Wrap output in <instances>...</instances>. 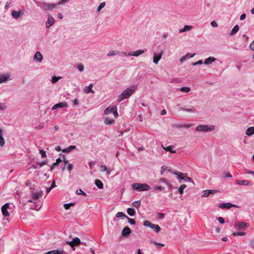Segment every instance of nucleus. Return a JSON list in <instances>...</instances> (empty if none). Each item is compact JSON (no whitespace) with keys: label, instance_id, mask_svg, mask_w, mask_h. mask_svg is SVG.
I'll return each instance as SVG.
<instances>
[{"label":"nucleus","instance_id":"f704fd0d","mask_svg":"<svg viewBox=\"0 0 254 254\" xmlns=\"http://www.w3.org/2000/svg\"><path fill=\"white\" fill-rule=\"evenodd\" d=\"M187 187V186L185 184L182 185L179 188L178 190V192L181 194H182L184 193V190L186 189Z\"/></svg>","mask_w":254,"mask_h":254},{"label":"nucleus","instance_id":"4c0bfd02","mask_svg":"<svg viewBox=\"0 0 254 254\" xmlns=\"http://www.w3.org/2000/svg\"><path fill=\"white\" fill-rule=\"evenodd\" d=\"M132 205L136 207V208H139L141 205L140 200H137L133 202L132 203Z\"/></svg>","mask_w":254,"mask_h":254},{"label":"nucleus","instance_id":"c85d7f7f","mask_svg":"<svg viewBox=\"0 0 254 254\" xmlns=\"http://www.w3.org/2000/svg\"><path fill=\"white\" fill-rule=\"evenodd\" d=\"M95 185L100 189H102L103 188V183L99 180L96 179L95 181Z\"/></svg>","mask_w":254,"mask_h":254},{"label":"nucleus","instance_id":"864d4df0","mask_svg":"<svg viewBox=\"0 0 254 254\" xmlns=\"http://www.w3.org/2000/svg\"><path fill=\"white\" fill-rule=\"evenodd\" d=\"M119 54H121L125 57H127L128 56H130V54H131V52L127 53L126 52H120V53Z\"/></svg>","mask_w":254,"mask_h":254},{"label":"nucleus","instance_id":"c03bdc74","mask_svg":"<svg viewBox=\"0 0 254 254\" xmlns=\"http://www.w3.org/2000/svg\"><path fill=\"white\" fill-rule=\"evenodd\" d=\"M76 193L78 194H82V195H83L84 196H86L87 195L86 193L85 192H84L81 189H78L76 190Z\"/></svg>","mask_w":254,"mask_h":254},{"label":"nucleus","instance_id":"79ce46f5","mask_svg":"<svg viewBox=\"0 0 254 254\" xmlns=\"http://www.w3.org/2000/svg\"><path fill=\"white\" fill-rule=\"evenodd\" d=\"M233 235L234 236H245V232H234L233 233Z\"/></svg>","mask_w":254,"mask_h":254},{"label":"nucleus","instance_id":"c756f323","mask_svg":"<svg viewBox=\"0 0 254 254\" xmlns=\"http://www.w3.org/2000/svg\"><path fill=\"white\" fill-rule=\"evenodd\" d=\"M192 28V27L191 26L185 25L183 28L180 29L179 32L183 33L186 31H188L191 30Z\"/></svg>","mask_w":254,"mask_h":254},{"label":"nucleus","instance_id":"f03ea898","mask_svg":"<svg viewBox=\"0 0 254 254\" xmlns=\"http://www.w3.org/2000/svg\"><path fill=\"white\" fill-rule=\"evenodd\" d=\"M133 190L139 191H147L150 190V187L146 184L134 183L131 185Z\"/></svg>","mask_w":254,"mask_h":254},{"label":"nucleus","instance_id":"680f3d73","mask_svg":"<svg viewBox=\"0 0 254 254\" xmlns=\"http://www.w3.org/2000/svg\"><path fill=\"white\" fill-rule=\"evenodd\" d=\"M101 171L103 172L107 171V167L104 165H102L101 166Z\"/></svg>","mask_w":254,"mask_h":254},{"label":"nucleus","instance_id":"a878e982","mask_svg":"<svg viewBox=\"0 0 254 254\" xmlns=\"http://www.w3.org/2000/svg\"><path fill=\"white\" fill-rule=\"evenodd\" d=\"M22 14V12L21 11H15L13 10L11 12V15L13 16V18H19L21 14Z\"/></svg>","mask_w":254,"mask_h":254},{"label":"nucleus","instance_id":"37998d69","mask_svg":"<svg viewBox=\"0 0 254 254\" xmlns=\"http://www.w3.org/2000/svg\"><path fill=\"white\" fill-rule=\"evenodd\" d=\"M105 4L106 3L105 2L101 3L97 8V11L99 12L101 10V9L105 6Z\"/></svg>","mask_w":254,"mask_h":254},{"label":"nucleus","instance_id":"f3484780","mask_svg":"<svg viewBox=\"0 0 254 254\" xmlns=\"http://www.w3.org/2000/svg\"><path fill=\"white\" fill-rule=\"evenodd\" d=\"M93 87V84L91 83L88 86L85 87V88L83 89V91L86 94L90 93H94L95 92L92 90Z\"/></svg>","mask_w":254,"mask_h":254},{"label":"nucleus","instance_id":"20e7f679","mask_svg":"<svg viewBox=\"0 0 254 254\" xmlns=\"http://www.w3.org/2000/svg\"><path fill=\"white\" fill-rule=\"evenodd\" d=\"M104 113L105 115H108L110 113H113L115 118L117 119L118 117L117 107L115 106H110L108 107L105 110Z\"/></svg>","mask_w":254,"mask_h":254},{"label":"nucleus","instance_id":"cd10ccee","mask_svg":"<svg viewBox=\"0 0 254 254\" xmlns=\"http://www.w3.org/2000/svg\"><path fill=\"white\" fill-rule=\"evenodd\" d=\"M115 120L112 119L106 118L104 119V123L107 125H111L115 123Z\"/></svg>","mask_w":254,"mask_h":254},{"label":"nucleus","instance_id":"b1692460","mask_svg":"<svg viewBox=\"0 0 254 254\" xmlns=\"http://www.w3.org/2000/svg\"><path fill=\"white\" fill-rule=\"evenodd\" d=\"M161 146L163 147V148L167 151H169L170 152L172 153H176V151L175 150H172V148H173V146L170 145V146H168L166 147H164V146L163 145H161Z\"/></svg>","mask_w":254,"mask_h":254},{"label":"nucleus","instance_id":"de8ad7c7","mask_svg":"<svg viewBox=\"0 0 254 254\" xmlns=\"http://www.w3.org/2000/svg\"><path fill=\"white\" fill-rule=\"evenodd\" d=\"M189 53H188L185 56H183L180 59V62L183 63V62H185L186 61V59L187 58V57L189 56Z\"/></svg>","mask_w":254,"mask_h":254},{"label":"nucleus","instance_id":"a19ab883","mask_svg":"<svg viewBox=\"0 0 254 254\" xmlns=\"http://www.w3.org/2000/svg\"><path fill=\"white\" fill-rule=\"evenodd\" d=\"M125 218L127 219L128 223L131 225H134L135 224V221H134V219H131L127 216H125Z\"/></svg>","mask_w":254,"mask_h":254},{"label":"nucleus","instance_id":"69168bd1","mask_svg":"<svg viewBox=\"0 0 254 254\" xmlns=\"http://www.w3.org/2000/svg\"><path fill=\"white\" fill-rule=\"evenodd\" d=\"M159 181L161 183H163L164 184H166V182H167V181L166 180V179L165 178H161L160 180H159Z\"/></svg>","mask_w":254,"mask_h":254},{"label":"nucleus","instance_id":"ddd939ff","mask_svg":"<svg viewBox=\"0 0 254 254\" xmlns=\"http://www.w3.org/2000/svg\"><path fill=\"white\" fill-rule=\"evenodd\" d=\"M67 106V104L65 102H60L59 103H57L55 105H54L52 107V110H55L59 108H64V107H66Z\"/></svg>","mask_w":254,"mask_h":254},{"label":"nucleus","instance_id":"f8f14e48","mask_svg":"<svg viewBox=\"0 0 254 254\" xmlns=\"http://www.w3.org/2000/svg\"><path fill=\"white\" fill-rule=\"evenodd\" d=\"M9 207V205L8 203L4 204L2 207H1V212L3 216L5 217L9 216V214L7 211V208Z\"/></svg>","mask_w":254,"mask_h":254},{"label":"nucleus","instance_id":"6ab92c4d","mask_svg":"<svg viewBox=\"0 0 254 254\" xmlns=\"http://www.w3.org/2000/svg\"><path fill=\"white\" fill-rule=\"evenodd\" d=\"M216 60V58L213 57H209L206 59L204 61V64L206 65L211 64Z\"/></svg>","mask_w":254,"mask_h":254},{"label":"nucleus","instance_id":"423d86ee","mask_svg":"<svg viewBox=\"0 0 254 254\" xmlns=\"http://www.w3.org/2000/svg\"><path fill=\"white\" fill-rule=\"evenodd\" d=\"M163 54V50H161L159 53H154L153 55V63H154L156 64H158L159 61L162 58Z\"/></svg>","mask_w":254,"mask_h":254},{"label":"nucleus","instance_id":"774afa93","mask_svg":"<svg viewBox=\"0 0 254 254\" xmlns=\"http://www.w3.org/2000/svg\"><path fill=\"white\" fill-rule=\"evenodd\" d=\"M9 5L10 3L8 2H6L4 6V8L7 9L9 8Z\"/></svg>","mask_w":254,"mask_h":254},{"label":"nucleus","instance_id":"7ed1b4c3","mask_svg":"<svg viewBox=\"0 0 254 254\" xmlns=\"http://www.w3.org/2000/svg\"><path fill=\"white\" fill-rule=\"evenodd\" d=\"M215 129V127L213 125H199L195 128V131H213Z\"/></svg>","mask_w":254,"mask_h":254},{"label":"nucleus","instance_id":"3c124183","mask_svg":"<svg viewBox=\"0 0 254 254\" xmlns=\"http://www.w3.org/2000/svg\"><path fill=\"white\" fill-rule=\"evenodd\" d=\"M61 78V77H56V76H54L53 78H52V82L53 83H55L56 82H57V81H59V80Z\"/></svg>","mask_w":254,"mask_h":254},{"label":"nucleus","instance_id":"4468645a","mask_svg":"<svg viewBox=\"0 0 254 254\" xmlns=\"http://www.w3.org/2000/svg\"><path fill=\"white\" fill-rule=\"evenodd\" d=\"M80 243L81 241L80 239L77 237L73 238L72 241L71 242H67V243L71 247L78 245Z\"/></svg>","mask_w":254,"mask_h":254},{"label":"nucleus","instance_id":"2eb2a0df","mask_svg":"<svg viewBox=\"0 0 254 254\" xmlns=\"http://www.w3.org/2000/svg\"><path fill=\"white\" fill-rule=\"evenodd\" d=\"M44 254H66L63 250H56L50 251Z\"/></svg>","mask_w":254,"mask_h":254},{"label":"nucleus","instance_id":"603ef678","mask_svg":"<svg viewBox=\"0 0 254 254\" xmlns=\"http://www.w3.org/2000/svg\"><path fill=\"white\" fill-rule=\"evenodd\" d=\"M40 153L41 155L42 158H45L46 157V152L43 150H40Z\"/></svg>","mask_w":254,"mask_h":254},{"label":"nucleus","instance_id":"a18cd8bd","mask_svg":"<svg viewBox=\"0 0 254 254\" xmlns=\"http://www.w3.org/2000/svg\"><path fill=\"white\" fill-rule=\"evenodd\" d=\"M77 69L80 71L82 72L84 70V67L83 64H78L77 66Z\"/></svg>","mask_w":254,"mask_h":254},{"label":"nucleus","instance_id":"393cba45","mask_svg":"<svg viewBox=\"0 0 254 254\" xmlns=\"http://www.w3.org/2000/svg\"><path fill=\"white\" fill-rule=\"evenodd\" d=\"M247 224L245 222H239L236 225V227L237 228L239 229H244L247 227Z\"/></svg>","mask_w":254,"mask_h":254},{"label":"nucleus","instance_id":"6e6552de","mask_svg":"<svg viewBox=\"0 0 254 254\" xmlns=\"http://www.w3.org/2000/svg\"><path fill=\"white\" fill-rule=\"evenodd\" d=\"M57 6L55 3H49L46 2L42 3V7L45 10H50L56 8Z\"/></svg>","mask_w":254,"mask_h":254},{"label":"nucleus","instance_id":"0e129e2a","mask_svg":"<svg viewBox=\"0 0 254 254\" xmlns=\"http://www.w3.org/2000/svg\"><path fill=\"white\" fill-rule=\"evenodd\" d=\"M246 17V14H242L241 16H240V20H244Z\"/></svg>","mask_w":254,"mask_h":254},{"label":"nucleus","instance_id":"ea45409f","mask_svg":"<svg viewBox=\"0 0 254 254\" xmlns=\"http://www.w3.org/2000/svg\"><path fill=\"white\" fill-rule=\"evenodd\" d=\"M211 193V191L209 190H206L203 191V194L201 195L202 197H207Z\"/></svg>","mask_w":254,"mask_h":254},{"label":"nucleus","instance_id":"a211bd4d","mask_svg":"<svg viewBox=\"0 0 254 254\" xmlns=\"http://www.w3.org/2000/svg\"><path fill=\"white\" fill-rule=\"evenodd\" d=\"M34 60L35 61H38L39 62H41L43 60V56L39 52H37L34 56Z\"/></svg>","mask_w":254,"mask_h":254},{"label":"nucleus","instance_id":"338daca9","mask_svg":"<svg viewBox=\"0 0 254 254\" xmlns=\"http://www.w3.org/2000/svg\"><path fill=\"white\" fill-rule=\"evenodd\" d=\"M250 246L254 249V240H252L250 242Z\"/></svg>","mask_w":254,"mask_h":254},{"label":"nucleus","instance_id":"0eeeda50","mask_svg":"<svg viewBox=\"0 0 254 254\" xmlns=\"http://www.w3.org/2000/svg\"><path fill=\"white\" fill-rule=\"evenodd\" d=\"M177 176L178 179L184 180L185 182H191V179L190 177L185 176V174L182 172H176L174 173Z\"/></svg>","mask_w":254,"mask_h":254},{"label":"nucleus","instance_id":"9d476101","mask_svg":"<svg viewBox=\"0 0 254 254\" xmlns=\"http://www.w3.org/2000/svg\"><path fill=\"white\" fill-rule=\"evenodd\" d=\"M232 207H237V205L235 204H232L230 202H225L220 203L219 205V207L221 208L229 209Z\"/></svg>","mask_w":254,"mask_h":254},{"label":"nucleus","instance_id":"13d9d810","mask_svg":"<svg viewBox=\"0 0 254 254\" xmlns=\"http://www.w3.org/2000/svg\"><path fill=\"white\" fill-rule=\"evenodd\" d=\"M31 183H32V182H31V181H30V180H28V181L26 182V184H26V186L29 187L30 188V189H32V187H31Z\"/></svg>","mask_w":254,"mask_h":254},{"label":"nucleus","instance_id":"39448f33","mask_svg":"<svg viewBox=\"0 0 254 254\" xmlns=\"http://www.w3.org/2000/svg\"><path fill=\"white\" fill-rule=\"evenodd\" d=\"M143 225L150 228L157 233L161 231V228L158 225L153 224L148 220L143 222Z\"/></svg>","mask_w":254,"mask_h":254},{"label":"nucleus","instance_id":"72a5a7b5","mask_svg":"<svg viewBox=\"0 0 254 254\" xmlns=\"http://www.w3.org/2000/svg\"><path fill=\"white\" fill-rule=\"evenodd\" d=\"M120 53L119 51H116L115 50H110L109 52L107 54V56H113L116 55H118Z\"/></svg>","mask_w":254,"mask_h":254},{"label":"nucleus","instance_id":"2f4dec72","mask_svg":"<svg viewBox=\"0 0 254 254\" xmlns=\"http://www.w3.org/2000/svg\"><path fill=\"white\" fill-rule=\"evenodd\" d=\"M254 134V127H249L246 130V134L250 136Z\"/></svg>","mask_w":254,"mask_h":254},{"label":"nucleus","instance_id":"473e14b6","mask_svg":"<svg viewBox=\"0 0 254 254\" xmlns=\"http://www.w3.org/2000/svg\"><path fill=\"white\" fill-rule=\"evenodd\" d=\"M127 213L129 215L133 216L135 214V211L133 208H128L127 210Z\"/></svg>","mask_w":254,"mask_h":254},{"label":"nucleus","instance_id":"09e8293b","mask_svg":"<svg viewBox=\"0 0 254 254\" xmlns=\"http://www.w3.org/2000/svg\"><path fill=\"white\" fill-rule=\"evenodd\" d=\"M154 190H165V188L162 186H155L154 187Z\"/></svg>","mask_w":254,"mask_h":254},{"label":"nucleus","instance_id":"e433bc0d","mask_svg":"<svg viewBox=\"0 0 254 254\" xmlns=\"http://www.w3.org/2000/svg\"><path fill=\"white\" fill-rule=\"evenodd\" d=\"M177 90L183 92L188 93L190 91V89L189 87H183Z\"/></svg>","mask_w":254,"mask_h":254},{"label":"nucleus","instance_id":"052dcab7","mask_svg":"<svg viewBox=\"0 0 254 254\" xmlns=\"http://www.w3.org/2000/svg\"><path fill=\"white\" fill-rule=\"evenodd\" d=\"M73 166L72 164H69L67 166V170L69 171H71L73 169Z\"/></svg>","mask_w":254,"mask_h":254},{"label":"nucleus","instance_id":"5701e85b","mask_svg":"<svg viewBox=\"0 0 254 254\" xmlns=\"http://www.w3.org/2000/svg\"><path fill=\"white\" fill-rule=\"evenodd\" d=\"M239 28H240V27L238 25H235L233 27V28L232 29L231 32L230 33V35L233 36L234 35H235L236 33H237L238 32Z\"/></svg>","mask_w":254,"mask_h":254},{"label":"nucleus","instance_id":"5fc2aeb1","mask_svg":"<svg viewBox=\"0 0 254 254\" xmlns=\"http://www.w3.org/2000/svg\"><path fill=\"white\" fill-rule=\"evenodd\" d=\"M217 220L219 221V222L221 224H224L225 222L224 219L223 218L221 217H218L217 218Z\"/></svg>","mask_w":254,"mask_h":254},{"label":"nucleus","instance_id":"7c9ffc66","mask_svg":"<svg viewBox=\"0 0 254 254\" xmlns=\"http://www.w3.org/2000/svg\"><path fill=\"white\" fill-rule=\"evenodd\" d=\"M5 143L4 139L2 136V131L0 128V146H3Z\"/></svg>","mask_w":254,"mask_h":254},{"label":"nucleus","instance_id":"aec40b11","mask_svg":"<svg viewBox=\"0 0 254 254\" xmlns=\"http://www.w3.org/2000/svg\"><path fill=\"white\" fill-rule=\"evenodd\" d=\"M43 194V190H40L39 192H36L33 193L32 196V199H38L40 196H42Z\"/></svg>","mask_w":254,"mask_h":254},{"label":"nucleus","instance_id":"6e6d98bb","mask_svg":"<svg viewBox=\"0 0 254 254\" xmlns=\"http://www.w3.org/2000/svg\"><path fill=\"white\" fill-rule=\"evenodd\" d=\"M6 108V106L3 104L0 103V110H4Z\"/></svg>","mask_w":254,"mask_h":254},{"label":"nucleus","instance_id":"49530a36","mask_svg":"<svg viewBox=\"0 0 254 254\" xmlns=\"http://www.w3.org/2000/svg\"><path fill=\"white\" fill-rule=\"evenodd\" d=\"M125 216H126V215L122 212H118L116 215V216L118 218L122 217H125Z\"/></svg>","mask_w":254,"mask_h":254},{"label":"nucleus","instance_id":"e2e57ef3","mask_svg":"<svg viewBox=\"0 0 254 254\" xmlns=\"http://www.w3.org/2000/svg\"><path fill=\"white\" fill-rule=\"evenodd\" d=\"M250 48L251 50H252L254 51V41H253L251 43V44L250 45Z\"/></svg>","mask_w":254,"mask_h":254},{"label":"nucleus","instance_id":"bf43d9fd","mask_svg":"<svg viewBox=\"0 0 254 254\" xmlns=\"http://www.w3.org/2000/svg\"><path fill=\"white\" fill-rule=\"evenodd\" d=\"M211 25L213 27H217L218 26L217 22L215 21H213L211 22Z\"/></svg>","mask_w":254,"mask_h":254},{"label":"nucleus","instance_id":"1a4fd4ad","mask_svg":"<svg viewBox=\"0 0 254 254\" xmlns=\"http://www.w3.org/2000/svg\"><path fill=\"white\" fill-rule=\"evenodd\" d=\"M235 183L237 185H244V186H250L253 185V183L252 182L250 181H247V180H236L235 181Z\"/></svg>","mask_w":254,"mask_h":254},{"label":"nucleus","instance_id":"f257e3e1","mask_svg":"<svg viewBox=\"0 0 254 254\" xmlns=\"http://www.w3.org/2000/svg\"><path fill=\"white\" fill-rule=\"evenodd\" d=\"M137 87V85H132L127 89L125 90L118 97L117 101L118 102H120L125 99L128 98L135 92Z\"/></svg>","mask_w":254,"mask_h":254},{"label":"nucleus","instance_id":"58836bf2","mask_svg":"<svg viewBox=\"0 0 254 254\" xmlns=\"http://www.w3.org/2000/svg\"><path fill=\"white\" fill-rule=\"evenodd\" d=\"M151 243L155 245H156L157 246V248L158 249H161L162 247H164L165 246V245L164 244H162V243H157L154 241H151Z\"/></svg>","mask_w":254,"mask_h":254},{"label":"nucleus","instance_id":"8fccbe9b","mask_svg":"<svg viewBox=\"0 0 254 254\" xmlns=\"http://www.w3.org/2000/svg\"><path fill=\"white\" fill-rule=\"evenodd\" d=\"M73 203H66V204H64V208L66 210H67L69 208L70 206L73 205Z\"/></svg>","mask_w":254,"mask_h":254},{"label":"nucleus","instance_id":"412c9836","mask_svg":"<svg viewBox=\"0 0 254 254\" xmlns=\"http://www.w3.org/2000/svg\"><path fill=\"white\" fill-rule=\"evenodd\" d=\"M145 52L144 50H139L134 52H131V54H130V56H134L137 57Z\"/></svg>","mask_w":254,"mask_h":254},{"label":"nucleus","instance_id":"bb28decb","mask_svg":"<svg viewBox=\"0 0 254 254\" xmlns=\"http://www.w3.org/2000/svg\"><path fill=\"white\" fill-rule=\"evenodd\" d=\"M9 78V75L8 74L0 75V84L5 82Z\"/></svg>","mask_w":254,"mask_h":254},{"label":"nucleus","instance_id":"4d7b16f0","mask_svg":"<svg viewBox=\"0 0 254 254\" xmlns=\"http://www.w3.org/2000/svg\"><path fill=\"white\" fill-rule=\"evenodd\" d=\"M203 62H202V60H199L198 61L195 62V63H193L192 64V65L193 66H196L197 65H198V64H202Z\"/></svg>","mask_w":254,"mask_h":254},{"label":"nucleus","instance_id":"c9c22d12","mask_svg":"<svg viewBox=\"0 0 254 254\" xmlns=\"http://www.w3.org/2000/svg\"><path fill=\"white\" fill-rule=\"evenodd\" d=\"M75 148H76V146H74V145H70L67 148H66L65 149H64L63 150V152H69L72 150L75 149Z\"/></svg>","mask_w":254,"mask_h":254},{"label":"nucleus","instance_id":"9b49d317","mask_svg":"<svg viewBox=\"0 0 254 254\" xmlns=\"http://www.w3.org/2000/svg\"><path fill=\"white\" fill-rule=\"evenodd\" d=\"M55 23L54 18L51 15H49L48 17L47 21L46 23V27L47 28H49L52 25Z\"/></svg>","mask_w":254,"mask_h":254},{"label":"nucleus","instance_id":"dca6fc26","mask_svg":"<svg viewBox=\"0 0 254 254\" xmlns=\"http://www.w3.org/2000/svg\"><path fill=\"white\" fill-rule=\"evenodd\" d=\"M182 110L184 111L187 112L189 113H194L196 111V109L191 106H189L188 107H183Z\"/></svg>","mask_w":254,"mask_h":254},{"label":"nucleus","instance_id":"4be33fe9","mask_svg":"<svg viewBox=\"0 0 254 254\" xmlns=\"http://www.w3.org/2000/svg\"><path fill=\"white\" fill-rule=\"evenodd\" d=\"M130 232V228L127 226H126L122 231V235L123 236H127L128 235Z\"/></svg>","mask_w":254,"mask_h":254}]
</instances>
